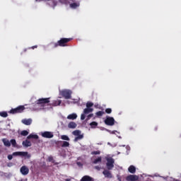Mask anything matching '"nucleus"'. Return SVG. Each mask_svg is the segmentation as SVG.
<instances>
[{
  "mask_svg": "<svg viewBox=\"0 0 181 181\" xmlns=\"http://www.w3.org/2000/svg\"><path fill=\"white\" fill-rule=\"evenodd\" d=\"M80 6V3H71L70 4V8L72 9H76V8H78Z\"/></svg>",
  "mask_w": 181,
  "mask_h": 181,
  "instance_id": "22",
  "label": "nucleus"
},
{
  "mask_svg": "<svg viewBox=\"0 0 181 181\" xmlns=\"http://www.w3.org/2000/svg\"><path fill=\"white\" fill-rule=\"evenodd\" d=\"M107 163H106V166L108 169V170H112L114 168V163H115V160L114 158L110 157L106 158Z\"/></svg>",
  "mask_w": 181,
  "mask_h": 181,
  "instance_id": "6",
  "label": "nucleus"
},
{
  "mask_svg": "<svg viewBox=\"0 0 181 181\" xmlns=\"http://www.w3.org/2000/svg\"><path fill=\"white\" fill-rule=\"evenodd\" d=\"M77 118V114L76 113H72L69 115L67 116V119H76Z\"/></svg>",
  "mask_w": 181,
  "mask_h": 181,
  "instance_id": "18",
  "label": "nucleus"
},
{
  "mask_svg": "<svg viewBox=\"0 0 181 181\" xmlns=\"http://www.w3.org/2000/svg\"><path fill=\"white\" fill-rule=\"evenodd\" d=\"M43 0H35V2H42Z\"/></svg>",
  "mask_w": 181,
  "mask_h": 181,
  "instance_id": "44",
  "label": "nucleus"
},
{
  "mask_svg": "<svg viewBox=\"0 0 181 181\" xmlns=\"http://www.w3.org/2000/svg\"><path fill=\"white\" fill-rule=\"evenodd\" d=\"M105 112L103 111H98L95 113V115L97 117H103V115H104Z\"/></svg>",
  "mask_w": 181,
  "mask_h": 181,
  "instance_id": "31",
  "label": "nucleus"
},
{
  "mask_svg": "<svg viewBox=\"0 0 181 181\" xmlns=\"http://www.w3.org/2000/svg\"><path fill=\"white\" fill-rule=\"evenodd\" d=\"M25 111V106L24 105H20L16 108L11 109L9 111L10 114H21V112H23Z\"/></svg>",
  "mask_w": 181,
  "mask_h": 181,
  "instance_id": "5",
  "label": "nucleus"
},
{
  "mask_svg": "<svg viewBox=\"0 0 181 181\" xmlns=\"http://www.w3.org/2000/svg\"><path fill=\"white\" fill-rule=\"evenodd\" d=\"M22 122L24 125H30L32 124V119H23Z\"/></svg>",
  "mask_w": 181,
  "mask_h": 181,
  "instance_id": "14",
  "label": "nucleus"
},
{
  "mask_svg": "<svg viewBox=\"0 0 181 181\" xmlns=\"http://www.w3.org/2000/svg\"><path fill=\"white\" fill-rule=\"evenodd\" d=\"M94 111V109L91 107H87L83 110V114H90V112H93Z\"/></svg>",
  "mask_w": 181,
  "mask_h": 181,
  "instance_id": "20",
  "label": "nucleus"
},
{
  "mask_svg": "<svg viewBox=\"0 0 181 181\" xmlns=\"http://www.w3.org/2000/svg\"><path fill=\"white\" fill-rule=\"evenodd\" d=\"M21 135H22L23 136H28V135H29V132L23 130L21 132Z\"/></svg>",
  "mask_w": 181,
  "mask_h": 181,
  "instance_id": "26",
  "label": "nucleus"
},
{
  "mask_svg": "<svg viewBox=\"0 0 181 181\" xmlns=\"http://www.w3.org/2000/svg\"><path fill=\"white\" fill-rule=\"evenodd\" d=\"M118 180H119V181H121V178H118Z\"/></svg>",
  "mask_w": 181,
  "mask_h": 181,
  "instance_id": "49",
  "label": "nucleus"
},
{
  "mask_svg": "<svg viewBox=\"0 0 181 181\" xmlns=\"http://www.w3.org/2000/svg\"><path fill=\"white\" fill-rule=\"evenodd\" d=\"M93 105H94V103H93L91 102H88L86 103V108H91V107H93Z\"/></svg>",
  "mask_w": 181,
  "mask_h": 181,
  "instance_id": "34",
  "label": "nucleus"
},
{
  "mask_svg": "<svg viewBox=\"0 0 181 181\" xmlns=\"http://www.w3.org/2000/svg\"><path fill=\"white\" fill-rule=\"evenodd\" d=\"M92 117H94V114L91 113V114L88 115V117H87V120L92 118Z\"/></svg>",
  "mask_w": 181,
  "mask_h": 181,
  "instance_id": "39",
  "label": "nucleus"
},
{
  "mask_svg": "<svg viewBox=\"0 0 181 181\" xmlns=\"http://www.w3.org/2000/svg\"><path fill=\"white\" fill-rule=\"evenodd\" d=\"M27 139H39V136L37 134H30L27 136Z\"/></svg>",
  "mask_w": 181,
  "mask_h": 181,
  "instance_id": "19",
  "label": "nucleus"
},
{
  "mask_svg": "<svg viewBox=\"0 0 181 181\" xmlns=\"http://www.w3.org/2000/svg\"><path fill=\"white\" fill-rule=\"evenodd\" d=\"M69 146H70L69 141H62V148H69Z\"/></svg>",
  "mask_w": 181,
  "mask_h": 181,
  "instance_id": "24",
  "label": "nucleus"
},
{
  "mask_svg": "<svg viewBox=\"0 0 181 181\" xmlns=\"http://www.w3.org/2000/svg\"><path fill=\"white\" fill-rule=\"evenodd\" d=\"M77 127V124L74 122H70L68 124V128H70L71 129H74V128Z\"/></svg>",
  "mask_w": 181,
  "mask_h": 181,
  "instance_id": "15",
  "label": "nucleus"
},
{
  "mask_svg": "<svg viewBox=\"0 0 181 181\" xmlns=\"http://www.w3.org/2000/svg\"><path fill=\"white\" fill-rule=\"evenodd\" d=\"M49 162H52L53 160V157L50 156L48 158Z\"/></svg>",
  "mask_w": 181,
  "mask_h": 181,
  "instance_id": "43",
  "label": "nucleus"
},
{
  "mask_svg": "<svg viewBox=\"0 0 181 181\" xmlns=\"http://www.w3.org/2000/svg\"><path fill=\"white\" fill-rule=\"evenodd\" d=\"M61 4H69V0H59Z\"/></svg>",
  "mask_w": 181,
  "mask_h": 181,
  "instance_id": "38",
  "label": "nucleus"
},
{
  "mask_svg": "<svg viewBox=\"0 0 181 181\" xmlns=\"http://www.w3.org/2000/svg\"><path fill=\"white\" fill-rule=\"evenodd\" d=\"M73 135H74L75 136H78L79 134H81V131L80 130H75L72 132Z\"/></svg>",
  "mask_w": 181,
  "mask_h": 181,
  "instance_id": "27",
  "label": "nucleus"
},
{
  "mask_svg": "<svg viewBox=\"0 0 181 181\" xmlns=\"http://www.w3.org/2000/svg\"><path fill=\"white\" fill-rule=\"evenodd\" d=\"M62 104V100H54L50 105L52 107H57L58 105H60Z\"/></svg>",
  "mask_w": 181,
  "mask_h": 181,
  "instance_id": "16",
  "label": "nucleus"
},
{
  "mask_svg": "<svg viewBox=\"0 0 181 181\" xmlns=\"http://www.w3.org/2000/svg\"><path fill=\"white\" fill-rule=\"evenodd\" d=\"M50 103V98H40L35 101V105H40V107H45L46 104Z\"/></svg>",
  "mask_w": 181,
  "mask_h": 181,
  "instance_id": "2",
  "label": "nucleus"
},
{
  "mask_svg": "<svg viewBox=\"0 0 181 181\" xmlns=\"http://www.w3.org/2000/svg\"><path fill=\"white\" fill-rule=\"evenodd\" d=\"M91 155H100L101 153V151H92Z\"/></svg>",
  "mask_w": 181,
  "mask_h": 181,
  "instance_id": "35",
  "label": "nucleus"
},
{
  "mask_svg": "<svg viewBox=\"0 0 181 181\" xmlns=\"http://www.w3.org/2000/svg\"><path fill=\"white\" fill-rule=\"evenodd\" d=\"M102 161H103V158L98 157V158H96L93 160V163L95 165H97V163H101Z\"/></svg>",
  "mask_w": 181,
  "mask_h": 181,
  "instance_id": "23",
  "label": "nucleus"
},
{
  "mask_svg": "<svg viewBox=\"0 0 181 181\" xmlns=\"http://www.w3.org/2000/svg\"><path fill=\"white\" fill-rule=\"evenodd\" d=\"M52 6L53 9H54V8H56V6H57V1L53 0Z\"/></svg>",
  "mask_w": 181,
  "mask_h": 181,
  "instance_id": "36",
  "label": "nucleus"
},
{
  "mask_svg": "<svg viewBox=\"0 0 181 181\" xmlns=\"http://www.w3.org/2000/svg\"><path fill=\"white\" fill-rule=\"evenodd\" d=\"M115 132H117V130L113 131L112 134H115Z\"/></svg>",
  "mask_w": 181,
  "mask_h": 181,
  "instance_id": "48",
  "label": "nucleus"
},
{
  "mask_svg": "<svg viewBox=\"0 0 181 181\" xmlns=\"http://www.w3.org/2000/svg\"><path fill=\"white\" fill-rule=\"evenodd\" d=\"M158 129V127H156L155 128H154V131H156Z\"/></svg>",
  "mask_w": 181,
  "mask_h": 181,
  "instance_id": "47",
  "label": "nucleus"
},
{
  "mask_svg": "<svg viewBox=\"0 0 181 181\" xmlns=\"http://www.w3.org/2000/svg\"><path fill=\"white\" fill-rule=\"evenodd\" d=\"M103 175H104L105 177H107L108 179H112V174L110 170H104L103 172Z\"/></svg>",
  "mask_w": 181,
  "mask_h": 181,
  "instance_id": "11",
  "label": "nucleus"
},
{
  "mask_svg": "<svg viewBox=\"0 0 181 181\" xmlns=\"http://www.w3.org/2000/svg\"><path fill=\"white\" fill-rule=\"evenodd\" d=\"M81 119L83 121V120H84V119H86V114H82L81 115Z\"/></svg>",
  "mask_w": 181,
  "mask_h": 181,
  "instance_id": "40",
  "label": "nucleus"
},
{
  "mask_svg": "<svg viewBox=\"0 0 181 181\" xmlns=\"http://www.w3.org/2000/svg\"><path fill=\"white\" fill-rule=\"evenodd\" d=\"M139 180V177L136 175H129L126 177L127 181H136Z\"/></svg>",
  "mask_w": 181,
  "mask_h": 181,
  "instance_id": "9",
  "label": "nucleus"
},
{
  "mask_svg": "<svg viewBox=\"0 0 181 181\" xmlns=\"http://www.w3.org/2000/svg\"><path fill=\"white\" fill-rule=\"evenodd\" d=\"M71 179H70V178H67L65 180V181H71Z\"/></svg>",
  "mask_w": 181,
  "mask_h": 181,
  "instance_id": "45",
  "label": "nucleus"
},
{
  "mask_svg": "<svg viewBox=\"0 0 181 181\" xmlns=\"http://www.w3.org/2000/svg\"><path fill=\"white\" fill-rule=\"evenodd\" d=\"M73 39L72 38H61L59 40H58L57 42L54 43L53 47H66L67 46V44L69 42H71Z\"/></svg>",
  "mask_w": 181,
  "mask_h": 181,
  "instance_id": "1",
  "label": "nucleus"
},
{
  "mask_svg": "<svg viewBox=\"0 0 181 181\" xmlns=\"http://www.w3.org/2000/svg\"><path fill=\"white\" fill-rule=\"evenodd\" d=\"M84 138V135L83 134H79L74 139V142H77L79 139H83Z\"/></svg>",
  "mask_w": 181,
  "mask_h": 181,
  "instance_id": "25",
  "label": "nucleus"
},
{
  "mask_svg": "<svg viewBox=\"0 0 181 181\" xmlns=\"http://www.w3.org/2000/svg\"><path fill=\"white\" fill-rule=\"evenodd\" d=\"M81 181H94V179L88 175H85L81 178Z\"/></svg>",
  "mask_w": 181,
  "mask_h": 181,
  "instance_id": "13",
  "label": "nucleus"
},
{
  "mask_svg": "<svg viewBox=\"0 0 181 181\" xmlns=\"http://www.w3.org/2000/svg\"><path fill=\"white\" fill-rule=\"evenodd\" d=\"M23 145L25 146V148H28L32 146V143L29 140H25V141H23Z\"/></svg>",
  "mask_w": 181,
  "mask_h": 181,
  "instance_id": "21",
  "label": "nucleus"
},
{
  "mask_svg": "<svg viewBox=\"0 0 181 181\" xmlns=\"http://www.w3.org/2000/svg\"><path fill=\"white\" fill-rule=\"evenodd\" d=\"M71 94H73V92L70 90H63L61 91V95L65 98V100H70L71 98Z\"/></svg>",
  "mask_w": 181,
  "mask_h": 181,
  "instance_id": "4",
  "label": "nucleus"
},
{
  "mask_svg": "<svg viewBox=\"0 0 181 181\" xmlns=\"http://www.w3.org/2000/svg\"><path fill=\"white\" fill-rule=\"evenodd\" d=\"M95 169H96V170H101V167L96 165L95 166Z\"/></svg>",
  "mask_w": 181,
  "mask_h": 181,
  "instance_id": "41",
  "label": "nucleus"
},
{
  "mask_svg": "<svg viewBox=\"0 0 181 181\" xmlns=\"http://www.w3.org/2000/svg\"><path fill=\"white\" fill-rule=\"evenodd\" d=\"M128 171L129 172V173H135L136 172V168H135V166L134 165H130L128 168Z\"/></svg>",
  "mask_w": 181,
  "mask_h": 181,
  "instance_id": "17",
  "label": "nucleus"
},
{
  "mask_svg": "<svg viewBox=\"0 0 181 181\" xmlns=\"http://www.w3.org/2000/svg\"><path fill=\"white\" fill-rule=\"evenodd\" d=\"M28 49H37V45L33 46L31 47H29Z\"/></svg>",
  "mask_w": 181,
  "mask_h": 181,
  "instance_id": "42",
  "label": "nucleus"
},
{
  "mask_svg": "<svg viewBox=\"0 0 181 181\" xmlns=\"http://www.w3.org/2000/svg\"><path fill=\"white\" fill-rule=\"evenodd\" d=\"M63 141H56L55 144L57 145V146L58 147H62V145H63V143H62Z\"/></svg>",
  "mask_w": 181,
  "mask_h": 181,
  "instance_id": "33",
  "label": "nucleus"
},
{
  "mask_svg": "<svg viewBox=\"0 0 181 181\" xmlns=\"http://www.w3.org/2000/svg\"><path fill=\"white\" fill-rule=\"evenodd\" d=\"M20 172L23 176H26V175L29 174V168L26 165H23L21 168Z\"/></svg>",
  "mask_w": 181,
  "mask_h": 181,
  "instance_id": "10",
  "label": "nucleus"
},
{
  "mask_svg": "<svg viewBox=\"0 0 181 181\" xmlns=\"http://www.w3.org/2000/svg\"><path fill=\"white\" fill-rule=\"evenodd\" d=\"M2 142L4 145V146H7L8 148H9V146H11V141H9V140H8V139H2Z\"/></svg>",
  "mask_w": 181,
  "mask_h": 181,
  "instance_id": "12",
  "label": "nucleus"
},
{
  "mask_svg": "<svg viewBox=\"0 0 181 181\" xmlns=\"http://www.w3.org/2000/svg\"><path fill=\"white\" fill-rule=\"evenodd\" d=\"M13 156H28V152L25 151H16L13 153L12 155H8V160H12L13 159Z\"/></svg>",
  "mask_w": 181,
  "mask_h": 181,
  "instance_id": "3",
  "label": "nucleus"
},
{
  "mask_svg": "<svg viewBox=\"0 0 181 181\" xmlns=\"http://www.w3.org/2000/svg\"><path fill=\"white\" fill-rule=\"evenodd\" d=\"M61 139H63V141H70V138L67 135H62Z\"/></svg>",
  "mask_w": 181,
  "mask_h": 181,
  "instance_id": "28",
  "label": "nucleus"
},
{
  "mask_svg": "<svg viewBox=\"0 0 181 181\" xmlns=\"http://www.w3.org/2000/svg\"><path fill=\"white\" fill-rule=\"evenodd\" d=\"M41 136H42V138H47L49 139L53 138V136H54V135L53 134V132H44L42 133H41Z\"/></svg>",
  "mask_w": 181,
  "mask_h": 181,
  "instance_id": "8",
  "label": "nucleus"
},
{
  "mask_svg": "<svg viewBox=\"0 0 181 181\" xmlns=\"http://www.w3.org/2000/svg\"><path fill=\"white\" fill-rule=\"evenodd\" d=\"M90 125L92 128H95L98 125V123L97 122H92L90 123Z\"/></svg>",
  "mask_w": 181,
  "mask_h": 181,
  "instance_id": "32",
  "label": "nucleus"
},
{
  "mask_svg": "<svg viewBox=\"0 0 181 181\" xmlns=\"http://www.w3.org/2000/svg\"><path fill=\"white\" fill-rule=\"evenodd\" d=\"M10 144H11V145L13 148H16V140H15L14 139H11L10 141Z\"/></svg>",
  "mask_w": 181,
  "mask_h": 181,
  "instance_id": "29",
  "label": "nucleus"
},
{
  "mask_svg": "<svg viewBox=\"0 0 181 181\" xmlns=\"http://www.w3.org/2000/svg\"><path fill=\"white\" fill-rule=\"evenodd\" d=\"M106 114H111L112 112V110L111 108L105 109Z\"/></svg>",
  "mask_w": 181,
  "mask_h": 181,
  "instance_id": "37",
  "label": "nucleus"
},
{
  "mask_svg": "<svg viewBox=\"0 0 181 181\" xmlns=\"http://www.w3.org/2000/svg\"><path fill=\"white\" fill-rule=\"evenodd\" d=\"M0 117H3V118H6V117H8V112H0Z\"/></svg>",
  "mask_w": 181,
  "mask_h": 181,
  "instance_id": "30",
  "label": "nucleus"
},
{
  "mask_svg": "<svg viewBox=\"0 0 181 181\" xmlns=\"http://www.w3.org/2000/svg\"><path fill=\"white\" fill-rule=\"evenodd\" d=\"M27 51H28V49H25L23 50V53H26Z\"/></svg>",
  "mask_w": 181,
  "mask_h": 181,
  "instance_id": "46",
  "label": "nucleus"
},
{
  "mask_svg": "<svg viewBox=\"0 0 181 181\" xmlns=\"http://www.w3.org/2000/svg\"><path fill=\"white\" fill-rule=\"evenodd\" d=\"M105 125H108L109 127H112L115 124V119L114 117H107L104 121Z\"/></svg>",
  "mask_w": 181,
  "mask_h": 181,
  "instance_id": "7",
  "label": "nucleus"
}]
</instances>
